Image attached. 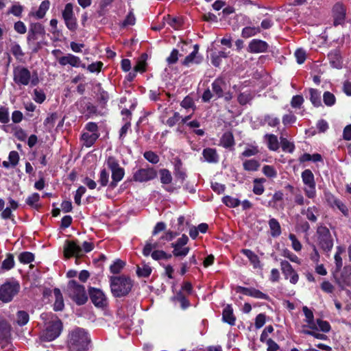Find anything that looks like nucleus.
<instances>
[{
    "instance_id": "obj_52",
    "label": "nucleus",
    "mask_w": 351,
    "mask_h": 351,
    "mask_svg": "<svg viewBox=\"0 0 351 351\" xmlns=\"http://www.w3.org/2000/svg\"><path fill=\"white\" fill-rule=\"evenodd\" d=\"M14 266V257L12 254H9L3 261L1 268L5 270H10Z\"/></svg>"
},
{
    "instance_id": "obj_37",
    "label": "nucleus",
    "mask_w": 351,
    "mask_h": 351,
    "mask_svg": "<svg viewBox=\"0 0 351 351\" xmlns=\"http://www.w3.org/2000/svg\"><path fill=\"white\" fill-rule=\"evenodd\" d=\"M317 213V210L315 206L309 207L306 210L303 209L301 211V213L305 215L307 219L312 222H315L317 221V218L315 215Z\"/></svg>"
},
{
    "instance_id": "obj_12",
    "label": "nucleus",
    "mask_w": 351,
    "mask_h": 351,
    "mask_svg": "<svg viewBox=\"0 0 351 351\" xmlns=\"http://www.w3.org/2000/svg\"><path fill=\"white\" fill-rule=\"evenodd\" d=\"M156 176V171L149 167L138 169L134 173L133 178L136 182H144L154 179Z\"/></svg>"
},
{
    "instance_id": "obj_45",
    "label": "nucleus",
    "mask_w": 351,
    "mask_h": 351,
    "mask_svg": "<svg viewBox=\"0 0 351 351\" xmlns=\"http://www.w3.org/2000/svg\"><path fill=\"white\" fill-rule=\"evenodd\" d=\"M160 182L162 184H168L172 181V176L168 169H162L160 170Z\"/></svg>"
},
{
    "instance_id": "obj_43",
    "label": "nucleus",
    "mask_w": 351,
    "mask_h": 351,
    "mask_svg": "<svg viewBox=\"0 0 351 351\" xmlns=\"http://www.w3.org/2000/svg\"><path fill=\"white\" fill-rule=\"evenodd\" d=\"M249 296H251L252 298H256V299H261V300H269V296L261 292V291L255 289V288H250L248 295Z\"/></svg>"
},
{
    "instance_id": "obj_7",
    "label": "nucleus",
    "mask_w": 351,
    "mask_h": 351,
    "mask_svg": "<svg viewBox=\"0 0 351 351\" xmlns=\"http://www.w3.org/2000/svg\"><path fill=\"white\" fill-rule=\"evenodd\" d=\"M317 234L319 245L324 251L329 252L333 247V239L329 229L326 226H319Z\"/></svg>"
},
{
    "instance_id": "obj_1",
    "label": "nucleus",
    "mask_w": 351,
    "mask_h": 351,
    "mask_svg": "<svg viewBox=\"0 0 351 351\" xmlns=\"http://www.w3.org/2000/svg\"><path fill=\"white\" fill-rule=\"evenodd\" d=\"M40 317L45 322V328L40 335L41 341H51L59 337L62 329L60 319L51 313H43Z\"/></svg>"
},
{
    "instance_id": "obj_29",
    "label": "nucleus",
    "mask_w": 351,
    "mask_h": 351,
    "mask_svg": "<svg viewBox=\"0 0 351 351\" xmlns=\"http://www.w3.org/2000/svg\"><path fill=\"white\" fill-rule=\"evenodd\" d=\"M29 320V315L27 312L25 311H19L16 314L15 322L20 326H25Z\"/></svg>"
},
{
    "instance_id": "obj_9",
    "label": "nucleus",
    "mask_w": 351,
    "mask_h": 351,
    "mask_svg": "<svg viewBox=\"0 0 351 351\" xmlns=\"http://www.w3.org/2000/svg\"><path fill=\"white\" fill-rule=\"evenodd\" d=\"M62 15L66 27L71 31H75L77 27V19L74 15L73 7L71 3L65 5Z\"/></svg>"
},
{
    "instance_id": "obj_28",
    "label": "nucleus",
    "mask_w": 351,
    "mask_h": 351,
    "mask_svg": "<svg viewBox=\"0 0 351 351\" xmlns=\"http://www.w3.org/2000/svg\"><path fill=\"white\" fill-rule=\"evenodd\" d=\"M220 145L226 148L232 147L234 145L233 134L230 132H225L221 138Z\"/></svg>"
},
{
    "instance_id": "obj_54",
    "label": "nucleus",
    "mask_w": 351,
    "mask_h": 351,
    "mask_svg": "<svg viewBox=\"0 0 351 351\" xmlns=\"http://www.w3.org/2000/svg\"><path fill=\"white\" fill-rule=\"evenodd\" d=\"M10 50L16 59H21L24 56V53L23 52L20 45L17 43H13L11 46Z\"/></svg>"
},
{
    "instance_id": "obj_24",
    "label": "nucleus",
    "mask_w": 351,
    "mask_h": 351,
    "mask_svg": "<svg viewBox=\"0 0 351 351\" xmlns=\"http://www.w3.org/2000/svg\"><path fill=\"white\" fill-rule=\"evenodd\" d=\"M125 172L124 169L122 167H119L118 169H114L112 171V182L110 183V186L112 189H114L117 186V183L120 182Z\"/></svg>"
},
{
    "instance_id": "obj_59",
    "label": "nucleus",
    "mask_w": 351,
    "mask_h": 351,
    "mask_svg": "<svg viewBox=\"0 0 351 351\" xmlns=\"http://www.w3.org/2000/svg\"><path fill=\"white\" fill-rule=\"evenodd\" d=\"M296 120H297L296 117L291 112L283 115L282 119V123L285 126L295 123L296 122Z\"/></svg>"
},
{
    "instance_id": "obj_3",
    "label": "nucleus",
    "mask_w": 351,
    "mask_h": 351,
    "mask_svg": "<svg viewBox=\"0 0 351 351\" xmlns=\"http://www.w3.org/2000/svg\"><path fill=\"white\" fill-rule=\"evenodd\" d=\"M13 80L19 86H35L39 82L38 74H31L30 71L23 66H16L13 70Z\"/></svg>"
},
{
    "instance_id": "obj_57",
    "label": "nucleus",
    "mask_w": 351,
    "mask_h": 351,
    "mask_svg": "<svg viewBox=\"0 0 351 351\" xmlns=\"http://www.w3.org/2000/svg\"><path fill=\"white\" fill-rule=\"evenodd\" d=\"M264 121L271 127H276L280 124L279 119L271 114L265 115L264 117Z\"/></svg>"
},
{
    "instance_id": "obj_34",
    "label": "nucleus",
    "mask_w": 351,
    "mask_h": 351,
    "mask_svg": "<svg viewBox=\"0 0 351 351\" xmlns=\"http://www.w3.org/2000/svg\"><path fill=\"white\" fill-rule=\"evenodd\" d=\"M11 326L5 320L0 321V339H5L10 335Z\"/></svg>"
},
{
    "instance_id": "obj_19",
    "label": "nucleus",
    "mask_w": 351,
    "mask_h": 351,
    "mask_svg": "<svg viewBox=\"0 0 351 351\" xmlns=\"http://www.w3.org/2000/svg\"><path fill=\"white\" fill-rule=\"evenodd\" d=\"M333 12L335 25L343 23L346 18V8L341 3L335 4L333 8Z\"/></svg>"
},
{
    "instance_id": "obj_25",
    "label": "nucleus",
    "mask_w": 351,
    "mask_h": 351,
    "mask_svg": "<svg viewBox=\"0 0 351 351\" xmlns=\"http://www.w3.org/2000/svg\"><path fill=\"white\" fill-rule=\"evenodd\" d=\"M53 294L56 298V300L53 304V309L56 311H62L64 306V304L60 290L58 288L54 289Z\"/></svg>"
},
{
    "instance_id": "obj_18",
    "label": "nucleus",
    "mask_w": 351,
    "mask_h": 351,
    "mask_svg": "<svg viewBox=\"0 0 351 351\" xmlns=\"http://www.w3.org/2000/svg\"><path fill=\"white\" fill-rule=\"evenodd\" d=\"M212 90L213 95L217 98L223 97V92L226 89V83L222 78H217L212 83Z\"/></svg>"
},
{
    "instance_id": "obj_17",
    "label": "nucleus",
    "mask_w": 351,
    "mask_h": 351,
    "mask_svg": "<svg viewBox=\"0 0 351 351\" xmlns=\"http://www.w3.org/2000/svg\"><path fill=\"white\" fill-rule=\"evenodd\" d=\"M268 45L265 41L258 39H253L247 47V51L253 53H263L267 51Z\"/></svg>"
},
{
    "instance_id": "obj_49",
    "label": "nucleus",
    "mask_w": 351,
    "mask_h": 351,
    "mask_svg": "<svg viewBox=\"0 0 351 351\" xmlns=\"http://www.w3.org/2000/svg\"><path fill=\"white\" fill-rule=\"evenodd\" d=\"M58 119L57 113L54 112L48 116L44 121V125L47 130L53 128L56 121Z\"/></svg>"
},
{
    "instance_id": "obj_53",
    "label": "nucleus",
    "mask_w": 351,
    "mask_h": 351,
    "mask_svg": "<svg viewBox=\"0 0 351 351\" xmlns=\"http://www.w3.org/2000/svg\"><path fill=\"white\" fill-rule=\"evenodd\" d=\"M323 100L324 104L328 106H333L336 101L335 95L328 91L324 93Z\"/></svg>"
},
{
    "instance_id": "obj_13",
    "label": "nucleus",
    "mask_w": 351,
    "mask_h": 351,
    "mask_svg": "<svg viewBox=\"0 0 351 351\" xmlns=\"http://www.w3.org/2000/svg\"><path fill=\"white\" fill-rule=\"evenodd\" d=\"M89 294L90 300L95 306L102 308L107 305L106 296L101 289L91 288Z\"/></svg>"
},
{
    "instance_id": "obj_20",
    "label": "nucleus",
    "mask_w": 351,
    "mask_h": 351,
    "mask_svg": "<svg viewBox=\"0 0 351 351\" xmlns=\"http://www.w3.org/2000/svg\"><path fill=\"white\" fill-rule=\"evenodd\" d=\"M49 1L45 0L40 4L38 10L36 12H31L29 15L34 16L36 19H41L45 16L46 12L49 9Z\"/></svg>"
},
{
    "instance_id": "obj_39",
    "label": "nucleus",
    "mask_w": 351,
    "mask_h": 351,
    "mask_svg": "<svg viewBox=\"0 0 351 351\" xmlns=\"http://www.w3.org/2000/svg\"><path fill=\"white\" fill-rule=\"evenodd\" d=\"M265 182V178H256L254 180V188H253V192L256 195H261L264 192V186L263 185V183Z\"/></svg>"
},
{
    "instance_id": "obj_2",
    "label": "nucleus",
    "mask_w": 351,
    "mask_h": 351,
    "mask_svg": "<svg viewBox=\"0 0 351 351\" xmlns=\"http://www.w3.org/2000/svg\"><path fill=\"white\" fill-rule=\"evenodd\" d=\"M110 291L114 297L127 296L134 287V280L125 275L111 276L110 278Z\"/></svg>"
},
{
    "instance_id": "obj_44",
    "label": "nucleus",
    "mask_w": 351,
    "mask_h": 351,
    "mask_svg": "<svg viewBox=\"0 0 351 351\" xmlns=\"http://www.w3.org/2000/svg\"><path fill=\"white\" fill-rule=\"evenodd\" d=\"M243 165L244 169L246 171H256L258 170L260 164L257 160L252 159L245 160Z\"/></svg>"
},
{
    "instance_id": "obj_51",
    "label": "nucleus",
    "mask_w": 351,
    "mask_h": 351,
    "mask_svg": "<svg viewBox=\"0 0 351 351\" xmlns=\"http://www.w3.org/2000/svg\"><path fill=\"white\" fill-rule=\"evenodd\" d=\"M34 256L32 253L29 252H25L20 254L19 259L21 263L27 264L34 261Z\"/></svg>"
},
{
    "instance_id": "obj_30",
    "label": "nucleus",
    "mask_w": 351,
    "mask_h": 351,
    "mask_svg": "<svg viewBox=\"0 0 351 351\" xmlns=\"http://www.w3.org/2000/svg\"><path fill=\"white\" fill-rule=\"evenodd\" d=\"M203 156L205 160L208 162H216L218 160V155L214 149H204Z\"/></svg>"
},
{
    "instance_id": "obj_10",
    "label": "nucleus",
    "mask_w": 351,
    "mask_h": 351,
    "mask_svg": "<svg viewBox=\"0 0 351 351\" xmlns=\"http://www.w3.org/2000/svg\"><path fill=\"white\" fill-rule=\"evenodd\" d=\"M64 256L66 258L72 256L79 258L82 256V248L75 241L66 240L63 247Z\"/></svg>"
},
{
    "instance_id": "obj_27",
    "label": "nucleus",
    "mask_w": 351,
    "mask_h": 351,
    "mask_svg": "<svg viewBox=\"0 0 351 351\" xmlns=\"http://www.w3.org/2000/svg\"><path fill=\"white\" fill-rule=\"evenodd\" d=\"M328 58L332 67L336 69H339L341 67V58L339 53L337 51H331L328 54Z\"/></svg>"
},
{
    "instance_id": "obj_36",
    "label": "nucleus",
    "mask_w": 351,
    "mask_h": 351,
    "mask_svg": "<svg viewBox=\"0 0 351 351\" xmlns=\"http://www.w3.org/2000/svg\"><path fill=\"white\" fill-rule=\"evenodd\" d=\"M310 92V100L312 102V104L315 107H319L321 106V97H320V93L315 89L311 88L309 90Z\"/></svg>"
},
{
    "instance_id": "obj_16",
    "label": "nucleus",
    "mask_w": 351,
    "mask_h": 351,
    "mask_svg": "<svg viewBox=\"0 0 351 351\" xmlns=\"http://www.w3.org/2000/svg\"><path fill=\"white\" fill-rule=\"evenodd\" d=\"M45 34L43 25L39 23H33L29 25L27 40L28 42L34 41L37 39L38 35H44Z\"/></svg>"
},
{
    "instance_id": "obj_63",
    "label": "nucleus",
    "mask_w": 351,
    "mask_h": 351,
    "mask_svg": "<svg viewBox=\"0 0 351 351\" xmlns=\"http://www.w3.org/2000/svg\"><path fill=\"white\" fill-rule=\"evenodd\" d=\"M46 99L45 93L42 90L35 89L34 90V100L38 103H43Z\"/></svg>"
},
{
    "instance_id": "obj_4",
    "label": "nucleus",
    "mask_w": 351,
    "mask_h": 351,
    "mask_svg": "<svg viewBox=\"0 0 351 351\" xmlns=\"http://www.w3.org/2000/svg\"><path fill=\"white\" fill-rule=\"evenodd\" d=\"M87 332L82 328L73 330L69 335V348L70 351H84L89 343Z\"/></svg>"
},
{
    "instance_id": "obj_21",
    "label": "nucleus",
    "mask_w": 351,
    "mask_h": 351,
    "mask_svg": "<svg viewBox=\"0 0 351 351\" xmlns=\"http://www.w3.org/2000/svg\"><path fill=\"white\" fill-rule=\"evenodd\" d=\"M241 252L247 257L254 269L261 268L259 258L254 252L248 249H243Z\"/></svg>"
},
{
    "instance_id": "obj_58",
    "label": "nucleus",
    "mask_w": 351,
    "mask_h": 351,
    "mask_svg": "<svg viewBox=\"0 0 351 351\" xmlns=\"http://www.w3.org/2000/svg\"><path fill=\"white\" fill-rule=\"evenodd\" d=\"M252 97L253 96L250 93H241L238 96V101L240 104L245 105L248 103L252 99Z\"/></svg>"
},
{
    "instance_id": "obj_56",
    "label": "nucleus",
    "mask_w": 351,
    "mask_h": 351,
    "mask_svg": "<svg viewBox=\"0 0 351 351\" xmlns=\"http://www.w3.org/2000/svg\"><path fill=\"white\" fill-rule=\"evenodd\" d=\"M263 173L268 178H276L277 176L276 169L271 165H265L263 167Z\"/></svg>"
},
{
    "instance_id": "obj_38",
    "label": "nucleus",
    "mask_w": 351,
    "mask_h": 351,
    "mask_svg": "<svg viewBox=\"0 0 351 351\" xmlns=\"http://www.w3.org/2000/svg\"><path fill=\"white\" fill-rule=\"evenodd\" d=\"M161 247V243L160 241L152 243V240L148 241L143 250V254L145 256H148L152 250Z\"/></svg>"
},
{
    "instance_id": "obj_62",
    "label": "nucleus",
    "mask_w": 351,
    "mask_h": 351,
    "mask_svg": "<svg viewBox=\"0 0 351 351\" xmlns=\"http://www.w3.org/2000/svg\"><path fill=\"white\" fill-rule=\"evenodd\" d=\"M109 182V173L104 169L101 171L99 182L101 186H106Z\"/></svg>"
},
{
    "instance_id": "obj_48",
    "label": "nucleus",
    "mask_w": 351,
    "mask_h": 351,
    "mask_svg": "<svg viewBox=\"0 0 351 351\" xmlns=\"http://www.w3.org/2000/svg\"><path fill=\"white\" fill-rule=\"evenodd\" d=\"M222 201L226 206L231 208H235L241 203L239 199L228 195L223 197Z\"/></svg>"
},
{
    "instance_id": "obj_8",
    "label": "nucleus",
    "mask_w": 351,
    "mask_h": 351,
    "mask_svg": "<svg viewBox=\"0 0 351 351\" xmlns=\"http://www.w3.org/2000/svg\"><path fill=\"white\" fill-rule=\"evenodd\" d=\"M301 177L302 182L305 185L304 189L305 195L308 198H314L316 195V184L313 173L310 169H306L302 173Z\"/></svg>"
},
{
    "instance_id": "obj_60",
    "label": "nucleus",
    "mask_w": 351,
    "mask_h": 351,
    "mask_svg": "<svg viewBox=\"0 0 351 351\" xmlns=\"http://www.w3.org/2000/svg\"><path fill=\"white\" fill-rule=\"evenodd\" d=\"M40 199V195L37 193H34L26 199V203L32 207H37V203Z\"/></svg>"
},
{
    "instance_id": "obj_33",
    "label": "nucleus",
    "mask_w": 351,
    "mask_h": 351,
    "mask_svg": "<svg viewBox=\"0 0 351 351\" xmlns=\"http://www.w3.org/2000/svg\"><path fill=\"white\" fill-rule=\"evenodd\" d=\"M201 61L202 58L195 56V52H191L184 58L182 64L186 66H190L193 64H199Z\"/></svg>"
},
{
    "instance_id": "obj_42",
    "label": "nucleus",
    "mask_w": 351,
    "mask_h": 351,
    "mask_svg": "<svg viewBox=\"0 0 351 351\" xmlns=\"http://www.w3.org/2000/svg\"><path fill=\"white\" fill-rule=\"evenodd\" d=\"M343 252L344 250L341 246H338L337 247V252L335 254L334 258L337 270H340L343 266V261L341 255Z\"/></svg>"
},
{
    "instance_id": "obj_6",
    "label": "nucleus",
    "mask_w": 351,
    "mask_h": 351,
    "mask_svg": "<svg viewBox=\"0 0 351 351\" xmlns=\"http://www.w3.org/2000/svg\"><path fill=\"white\" fill-rule=\"evenodd\" d=\"M21 289L17 281H8L0 287V300L4 303L11 302Z\"/></svg>"
},
{
    "instance_id": "obj_26",
    "label": "nucleus",
    "mask_w": 351,
    "mask_h": 351,
    "mask_svg": "<svg viewBox=\"0 0 351 351\" xmlns=\"http://www.w3.org/2000/svg\"><path fill=\"white\" fill-rule=\"evenodd\" d=\"M98 138L99 134L97 133L85 132L82 135V140L84 141V145L88 147L92 146Z\"/></svg>"
},
{
    "instance_id": "obj_23",
    "label": "nucleus",
    "mask_w": 351,
    "mask_h": 351,
    "mask_svg": "<svg viewBox=\"0 0 351 351\" xmlns=\"http://www.w3.org/2000/svg\"><path fill=\"white\" fill-rule=\"evenodd\" d=\"M265 140L267 141V147L271 151H277L279 147V142L277 136L272 134H266L264 136Z\"/></svg>"
},
{
    "instance_id": "obj_35",
    "label": "nucleus",
    "mask_w": 351,
    "mask_h": 351,
    "mask_svg": "<svg viewBox=\"0 0 351 351\" xmlns=\"http://www.w3.org/2000/svg\"><path fill=\"white\" fill-rule=\"evenodd\" d=\"M171 247L173 248V254L176 257H185L190 251V248L189 247H176L173 244H171Z\"/></svg>"
},
{
    "instance_id": "obj_40",
    "label": "nucleus",
    "mask_w": 351,
    "mask_h": 351,
    "mask_svg": "<svg viewBox=\"0 0 351 351\" xmlns=\"http://www.w3.org/2000/svg\"><path fill=\"white\" fill-rule=\"evenodd\" d=\"M261 29L258 27H246L242 30V36L243 38H250L251 36H255L256 34L259 33Z\"/></svg>"
},
{
    "instance_id": "obj_64",
    "label": "nucleus",
    "mask_w": 351,
    "mask_h": 351,
    "mask_svg": "<svg viewBox=\"0 0 351 351\" xmlns=\"http://www.w3.org/2000/svg\"><path fill=\"white\" fill-rule=\"evenodd\" d=\"M304 102V98L302 95H295L291 101V106L294 108H300Z\"/></svg>"
},
{
    "instance_id": "obj_41",
    "label": "nucleus",
    "mask_w": 351,
    "mask_h": 351,
    "mask_svg": "<svg viewBox=\"0 0 351 351\" xmlns=\"http://www.w3.org/2000/svg\"><path fill=\"white\" fill-rule=\"evenodd\" d=\"M165 21L174 29H179L182 24V20L180 18H173L170 16H167V18H165Z\"/></svg>"
},
{
    "instance_id": "obj_55",
    "label": "nucleus",
    "mask_w": 351,
    "mask_h": 351,
    "mask_svg": "<svg viewBox=\"0 0 351 351\" xmlns=\"http://www.w3.org/2000/svg\"><path fill=\"white\" fill-rule=\"evenodd\" d=\"M10 121L9 110L5 106L0 107V122L2 123H8Z\"/></svg>"
},
{
    "instance_id": "obj_46",
    "label": "nucleus",
    "mask_w": 351,
    "mask_h": 351,
    "mask_svg": "<svg viewBox=\"0 0 351 351\" xmlns=\"http://www.w3.org/2000/svg\"><path fill=\"white\" fill-rule=\"evenodd\" d=\"M147 58V55L143 53L141 55L140 60L137 62L136 65L134 66V70L136 72H144L145 71L146 67V60Z\"/></svg>"
},
{
    "instance_id": "obj_47",
    "label": "nucleus",
    "mask_w": 351,
    "mask_h": 351,
    "mask_svg": "<svg viewBox=\"0 0 351 351\" xmlns=\"http://www.w3.org/2000/svg\"><path fill=\"white\" fill-rule=\"evenodd\" d=\"M125 265V262L120 259H117L114 262L112 265H110V271L114 274H119L121 272Z\"/></svg>"
},
{
    "instance_id": "obj_22",
    "label": "nucleus",
    "mask_w": 351,
    "mask_h": 351,
    "mask_svg": "<svg viewBox=\"0 0 351 351\" xmlns=\"http://www.w3.org/2000/svg\"><path fill=\"white\" fill-rule=\"evenodd\" d=\"M223 321L231 326L235 324L236 318L233 314V309L230 304H228L223 309L222 313Z\"/></svg>"
},
{
    "instance_id": "obj_50",
    "label": "nucleus",
    "mask_w": 351,
    "mask_h": 351,
    "mask_svg": "<svg viewBox=\"0 0 351 351\" xmlns=\"http://www.w3.org/2000/svg\"><path fill=\"white\" fill-rule=\"evenodd\" d=\"M280 143L283 151L288 152L289 153H292L294 151V145L289 142L287 138L280 137Z\"/></svg>"
},
{
    "instance_id": "obj_61",
    "label": "nucleus",
    "mask_w": 351,
    "mask_h": 351,
    "mask_svg": "<svg viewBox=\"0 0 351 351\" xmlns=\"http://www.w3.org/2000/svg\"><path fill=\"white\" fill-rule=\"evenodd\" d=\"M289 238L291 241V247L295 252H300L302 250V244L298 240L295 235L293 234H290L289 235Z\"/></svg>"
},
{
    "instance_id": "obj_31",
    "label": "nucleus",
    "mask_w": 351,
    "mask_h": 351,
    "mask_svg": "<svg viewBox=\"0 0 351 351\" xmlns=\"http://www.w3.org/2000/svg\"><path fill=\"white\" fill-rule=\"evenodd\" d=\"M269 226L273 237H278L281 234L280 225L276 219H271L269 221Z\"/></svg>"
},
{
    "instance_id": "obj_14",
    "label": "nucleus",
    "mask_w": 351,
    "mask_h": 351,
    "mask_svg": "<svg viewBox=\"0 0 351 351\" xmlns=\"http://www.w3.org/2000/svg\"><path fill=\"white\" fill-rule=\"evenodd\" d=\"M280 267L285 279H289V282L293 285L298 282L299 276L288 261H282Z\"/></svg>"
},
{
    "instance_id": "obj_32",
    "label": "nucleus",
    "mask_w": 351,
    "mask_h": 351,
    "mask_svg": "<svg viewBox=\"0 0 351 351\" xmlns=\"http://www.w3.org/2000/svg\"><path fill=\"white\" fill-rule=\"evenodd\" d=\"M152 273V268L145 263H142L141 265H138L136 268V274L138 277L147 278Z\"/></svg>"
},
{
    "instance_id": "obj_5",
    "label": "nucleus",
    "mask_w": 351,
    "mask_h": 351,
    "mask_svg": "<svg viewBox=\"0 0 351 351\" xmlns=\"http://www.w3.org/2000/svg\"><path fill=\"white\" fill-rule=\"evenodd\" d=\"M69 297L78 305L86 303L88 297L83 285H79L75 280H70L67 286Z\"/></svg>"
},
{
    "instance_id": "obj_11",
    "label": "nucleus",
    "mask_w": 351,
    "mask_h": 351,
    "mask_svg": "<svg viewBox=\"0 0 351 351\" xmlns=\"http://www.w3.org/2000/svg\"><path fill=\"white\" fill-rule=\"evenodd\" d=\"M324 197L326 202L332 208H337L345 217L349 216L348 207L339 199L329 192H325Z\"/></svg>"
},
{
    "instance_id": "obj_15",
    "label": "nucleus",
    "mask_w": 351,
    "mask_h": 351,
    "mask_svg": "<svg viewBox=\"0 0 351 351\" xmlns=\"http://www.w3.org/2000/svg\"><path fill=\"white\" fill-rule=\"evenodd\" d=\"M58 62L62 66H65L67 64L71 65L73 67H80L85 68L86 66L84 64H82L81 60L77 56H75L73 54L69 53L66 56L60 57L58 58Z\"/></svg>"
}]
</instances>
